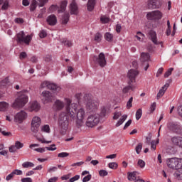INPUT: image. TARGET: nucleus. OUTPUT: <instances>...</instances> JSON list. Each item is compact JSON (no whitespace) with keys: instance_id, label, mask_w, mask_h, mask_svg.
<instances>
[{"instance_id":"nucleus-43","label":"nucleus","mask_w":182,"mask_h":182,"mask_svg":"<svg viewBox=\"0 0 182 182\" xmlns=\"http://www.w3.org/2000/svg\"><path fill=\"white\" fill-rule=\"evenodd\" d=\"M100 21L102 23H108V22L110 21V18H109L107 16H102L100 17Z\"/></svg>"},{"instance_id":"nucleus-33","label":"nucleus","mask_w":182,"mask_h":182,"mask_svg":"<svg viewBox=\"0 0 182 182\" xmlns=\"http://www.w3.org/2000/svg\"><path fill=\"white\" fill-rule=\"evenodd\" d=\"M105 39L107 42H112L113 41V34L111 33L107 32L104 36Z\"/></svg>"},{"instance_id":"nucleus-18","label":"nucleus","mask_w":182,"mask_h":182,"mask_svg":"<svg viewBox=\"0 0 182 182\" xmlns=\"http://www.w3.org/2000/svg\"><path fill=\"white\" fill-rule=\"evenodd\" d=\"M47 23L50 26H55L58 23V19L56 18V16L55 14H51L47 17L46 19Z\"/></svg>"},{"instance_id":"nucleus-53","label":"nucleus","mask_w":182,"mask_h":182,"mask_svg":"<svg viewBox=\"0 0 182 182\" xmlns=\"http://www.w3.org/2000/svg\"><path fill=\"white\" fill-rule=\"evenodd\" d=\"M132 102H133V97H131L130 99L127 102V109H130L133 106L132 104Z\"/></svg>"},{"instance_id":"nucleus-20","label":"nucleus","mask_w":182,"mask_h":182,"mask_svg":"<svg viewBox=\"0 0 182 182\" xmlns=\"http://www.w3.org/2000/svg\"><path fill=\"white\" fill-rule=\"evenodd\" d=\"M29 110L31 112H39L41 110V105L38 102L33 101L30 104Z\"/></svg>"},{"instance_id":"nucleus-50","label":"nucleus","mask_w":182,"mask_h":182,"mask_svg":"<svg viewBox=\"0 0 182 182\" xmlns=\"http://www.w3.org/2000/svg\"><path fill=\"white\" fill-rule=\"evenodd\" d=\"M39 36L40 38H41V39L43 38H46V36H48V33H46V31L41 30L39 33Z\"/></svg>"},{"instance_id":"nucleus-34","label":"nucleus","mask_w":182,"mask_h":182,"mask_svg":"<svg viewBox=\"0 0 182 182\" xmlns=\"http://www.w3.org/2000/svg\"><path fill=\"white\" fill-rule=\"evenodd\" d=\"M102 38H103L102 33H97L95 35L94 41L95 42H97V43H100V42H102Z\"/></svg>"},{"instance_id":"nucleus-12","label":"nucleus","mask_w":182,"mask_h":182,"mask_svg":"<svg viewBox=\"0 0 182 182\" xmlns=\"http://www.w3.org/2000/svg\"><path fill=\"white\" fill-rule=\"evenodd\" d=\"M140 60L142 63L144 70L147 71L149 67L150 66L148 63L149 60H150V54H149V53H142L141 54Z\"/></svg>"},{"instance_id":"nucleus-5","label":"nucleus","mask_w":182,"mask_h":182,"mask_svg":"<svg viewBox=\"0 0 182 182\" xmlns=\"http://www.w3.org/2000/svg\"><path fill=\"white\" fill-rule=\"evenodd\" d=\"M85 108L89 113H95L99 109V102L95 100H88L85 102Z\"/></svg>"},{"instance_id":"nucleus-9","label":"nucleus","mask_w":182,"mask_h":182,"mask_svg":"<svg viewBox=\"0 0 182 182\" xmlns=\"http://www.w3.org/2000/svg\"><path fill=\"white\" fill-rule=\"evenodd\" d=\"M42 123V119L38 116H35L31 120V130L33 133H38L39 131V127H41V124Z\"/></svg>"},{"instance_id":"nucleus-44","label":"nucleus","mask_w":182,"mask_h":182,"mask_svg":"<svg viewBox=\"0 0 182 182\" xmlns=\"http://www.w3.org/2000/svg\"><path fill=\"white\" fill-rule=\"evenodd\" d=\"M143 149V144L139 143L135 148L136 154H139L141 152V149Z\"/></svg>"},{"instance_id":"nucleus-8","label":"nucleus","mask_w":182,"mask_h":182,"mask_svg":"<svg viewBox=\"0 0 182 182\" xmlns=\"http://www.w3.org/2000/svg\"><path fill=\"white\" fill-rule=\"evenodd\" d=\"M92 60L96 63L97 65H99L100 68H105L106 65H107V61H106V55H105V53H100L98 56L97 55H93L92 56Z\"/></svg>"},{"instance_id":"nucleus-15","label":"nucleus","mask_w":182,"mask_h":182,"mask_svg":"<svg viewBox=\"0 0 182 182\" xmlns=\"http://www.w3.org/2000/svg\"><path fill=\"white\" fill-rule=\"evenodd\" d=\"M22 147H23V144L19 141H17L15 142L14 145H11L9 148V151L10 153H16L17 150L22 149Z\"/></svg>"},{"instance_id":"nucleus-2","label":"nucleus","mask_w":182,"mask_h":182,"mask_svg":"<svg viewBox=\"0 0 182 182\" xmlns=\"http://www.w3.org/2000/svg\"><path fill=\"white\" fill-rule=\"evenodd\" d=\"M29 98L26 92H20L12 104V107L14 109H22L26 103H28Z\"/></svg>"},{"instance_id":"nucleus-27","label":"nucleus","mask_w":182,"mask_h":182,"mask_svg":"<svg viewBox=\"0 0 182 182\" xmlns=\"http://www.w3.org/2000/svg\"><path fill=\"white\" fill-rule=\"evenodd\" d=\"M70 16H69V13L65 12L63 16L61 18V23L63 25H66L68 22H69V18Z\"/></svg>"},{"instance_id":"nucleus-13","label":"nucleus","mask_w":182,"mask_h":182,"mask_svg":"<svg viewBox=\"0 0 182 182\" xmlns=\"http://www.w3.org/2000/svg\"><path fill=\"white\" fill-rule=\"evenodd\" d=\"M167 128L170 132H173L174 133H180L182 130V127L179 123L169 122L167 124Z\"/></svg>"},{"instance_id":"nucleus-60","label":"nucleus","mask_w":182,"mask_h":182,"mask_svg":"<svg viewBox=\"0 0 182 182\" xmlns=\"http://www.w3.org/2000/svg\"><path fill=\"white\" fill-rule=\"evenodd\" d=\"M13 177H15V175L14 174V172H11L6 177V181H9V180H12Z\"/></svg>"},{"instance_id":"nucleus-21","label":"nucleus","mask_w":182,"mask_h":182,"mask_svg":"<svg viewBox=\"0 0 182 182\" xmlns=\"http://www.w3.org/2000/svg\"><path fill=\"white\" fill-rule=\"evenodd\" d=\"M170 86V85L168 84H165L159 91L157 96H156V99H160V97H163V96H164V93H166V90H167V89H168V87Z\"/></svg>"},{"instance_id":"nucleus-55","label":"nucleus","mask_w":182,"mask_h":182,"mask_svg":"<svg viewBox=\"0 0 182 182\" xmlns=\"http://www.w3.org/2000/svg\"><path fill=\"white\" fill-rule=\"evenodd\" d=\"M46 149L48 151H55V150H56V145L55 144H52L50 146L46 147Z\"/></svg>"},{"instance_id":"nucleus-24","label":"nucleus","mask_w":182,"mask_h":182,"mask_svg":"<svg viewBox=\"0 0 182 182\" xmlns=\"http://www.w3.org/2000/svg\"><path fill=\"white\" fill-rule=\"evenodd\" d=\"M137 87V85L136 84L133 85L132 82H129V85L124 87L122 90L123 93H129V91L130 90H134Z\"/></svg>"},{"instance_id":"nucleus-14","label":"nucleus","mask_w":182,"mask_h":182,"mask_svg":"<svg viewBox=\"0 0 182 182\" xmlns=\"http://www.w3.org/2000/svg\"><path fill=\"white\" fill-rule=\"evenodd\" d=\"M139 75V71L136 70H129L127 73V77L130 83H136V77Z\"/></svg>"},{"instance_id":"nucleus-28","label":"nucleus","mask_w":182,"mask_h":182,"mask_svg":"<svg viewBox=\"0 0 182 182\" xmlns=\"http://www.w3.org/2000/svg\"><path fill=\"white\" fill-rule=\"evenodd\" d=\"M127 119V114H124L121 117V118L118 120V122L116 124V127H119V126H122L124 122Z\"/></svg>"},{"instance_id":"nucleus-22","label":"nucleus","mask_w":182,"mask_h":182,"mask_svg":"<svg viewBox=\"0 0 182 182\" xmlns=\"http://www.w3.org/2000/svg\"><path fill=\"white\" fill-rule=\"evenodd\" d=\"M171 141L174 146H178L182 147V137L181 136H173L171 138Z\"/></svg>"},{"instance_id":"nucleus-17","label":"nucleus","mask_w":182,"mask_h":182,"mask_svg":"<svg viewBox=\"0 0 182 182\" xmlns=\"http://www.w3.org/2000/svg\"><path fill=\"white\" fill-rule=\"evenodd\" d=\"M41 96H43V100H44V103H48V102H52V99L53 96L49 91H43L41 93Z\"/></svg>"},{"instance_id":"nucleus-37","label":"nucleus","mask_w":182,"mask_h":182,"mask_svg":"<svg viewBox=\"0 0 182 182\" xmlns=\"http://www.w3.org/2000/svg\"><path fill=\"white\" fill-rule=\"evenodd\" d=\"M35 164L32 162L26 161L22 164V167L24 168H28L29 167H34Z\"/></svg>"},{"instance_id":"nucleus-57","label":"nucleus","mask_w":182,"mask_h":182,"mask_svg":"<svg viewBox=\"0 0 182 182\" xmlns=\"http://www.w3.org/2000/svg\"><path fill=\"white\" fill-rule=\"evenodd\" d=\"M34 151H37V153H45L46 151V147L34 149Z\"/></svg>"},{"instance_id":"nucleus-58","label":"nucleus","mask_w":182,"mask_h":182,"mask_svg":"<svg viewBox=\"0 0 182 182\" xmlns=\"http://www.w3.org/2000/svg\"><path fill=\"white\" fill-rule=\"evenodd\" d=\"M80 178V176L79 175H75L74 177L71 178L69 180V182H75V181H77V180H79Z\"/></svg>"},{"instance_id":"nucleus-39","label":"nucleus","mask_w":182,"mask_h":182,"mask_svg":"<svg viewBox=\"0 0 182 182\" xmlns=\"http://www.w3.org/2000/svg\"><path fill=\"white\" fill-rule=\"evenodd\" d=\"M108 167L112 170H116L119 167V164L116 162H110L108 164Z\"/></svg>"},{"instance_id":"nucleus-51","label":"nucleus","mask_w":182,"mask_h":182,"mask_svg":"<svg viewBox=\"0 0 182 182\" xmlns=\"http://www.w3.org/2000/svg\"><path fill=\"white\" fill-rule=\"evenodd\" d=\"M107 174H109V173L106 170L102 169L99 171V175L100 176V177H106Z\"/></svg>"},{"instance_id":"nucleus-46","label":"nucleus","mask_w":182,"mask_h":182,"mask_svg":"<svg viewBox=\"0 0 182 182\" xmlns=\"http://www.w3.org/2000/svg\"><path fill=\"white\" fill-rule=\"evenodd\" d=\"M38 6L40 8H42L43 6H45L48 2H49V0H38Z\"/></svg>"},{"instance_id":"nucleus-52","label":"nucleus","mask_w":182,"mask_h":182,"mask_svg":"<svg viewBox=\"0 0 182 182\" xmlns=\"http://www.w3.org/2000/svg\"><path fill=\"white\" fill-rule=\"evenodd\" d=\"M173 70H174V68H173L168 69V70L164 74V77H168V76H170V75H171V73Z\"/></svg>"},{"instance_id":"nucleus-49","label":"nucleus","mask_w":182,"mask_h":182,"mask_svg":"<svg viewBox=\"0 0 182 182\" xmlns=\"http://www.w3.org/2000/svg\"><path fill=\"white\" fill-rule=\"evenodd\" d=\"M69 153L68 152H61L58 154V157H60V159H64L65 157H68Z\"/></svg>"},{"instance_id":"nucleus-59","label":"nucleus","mask_w":182,"mask_h":182,"mask_svg":"<svg viewBox=\"0 0 182 182\" xmlns=\"http://www.w3.org/2000/svg\"><path fill=\"white\" fill-rule=\"evenodd\" d=\"M91 178H92V175L91 174H88L87 176L83 178L82 182L90 181Z\"/></svg>"},{"instance_id":"nucleus-45","label":"nucleus","mask_w":182,"mask_h":182,"mask_svg":"<svg viewBox=\"0 0 182 182\" xmlns=\"http://www.w3.org/2000/svg\"><path fill=\"white\" fill-rule=\"evenodd\" d=\"M144 34H143L141 32L138 31L136 33V36H135V38H136L137 41H139V42L141 41V38H144Z\"/></svg>"},{"instance_id":"nucleus-56","label":"nucleus","mask_w":182,"mask_h":182,"mask_svg":"<svg viewBox=\"0 0 182 182\" xmlns=\"http://www.w3.org/2000/svg\"><path fill=\"white\" fill-rule=\"evenodd\" d=\"M13 174H14V176H22L23 172L19 169H15L13 171Z\"/></svg>"},{"instance_id":"nucleus-42","label":"nucleus","mask_w":182,"mask_h":182,"mask_svg":"<svg viewBox=\"0 0 182 182\" xmlns=\"http://www.w3.org/2000/svg\"><path fill=\"white\" fill-rule=\"evenodd\" d=\"M137 166L140 167V168H144V167H146V162L143 159H139Z\"/></svg>"},{"instance_id":"nucleus-47","label":"nucleus","mask_w":182,"mask_h":182,"mask_svg":"<svg viewBox=\"0 0 182 182\" xmlns=\"http://www.w3.org/2000/svg\"><path fill=\"white\" fill-rule=\"evenodd\" d=\"M9 8V1H5L4 4L1 6L2 11H6Z\"/></svg>"},{"instance_id":"nucleus-54","label":"nucleus","mask_w":182,"mask_h":182,"mask_svg":"<svg viewBox=\"0 0 182 182\" xmlns=\"http://www.w3.org/2000/svg\"><path fill=\"white\" fill-rule=\"evenodd\" d=\"M49 81H44L41 83V89H45V87H47L48 89L49 87Z\"/></svg>"},{"instance_id":"nucleus-62","label":"nucleus","mask_w":182,"mask_h":182,"mask_svg":"<svg viewBox=\"0 0 182 182\" xmlns=\"http://www.w3.org/2000/svg\"><path fill=\"white\" fill-rule=\"evenodd\" d=\"M156 102H153L151 105L150 108H149L151 113H153V112H154V110H156Z\"/></svg>"},{"instance_id":"nucleus-11","label":"nucleus","mask_w":182,"mask_h":182,"mask_svg":"<svg viewBox=\"0 0 182 182\" xmlns=\"http://www.w3.org/2000/svg\"><path fill=\"white\" fill-rule=\"evenodd\" d=\"M146 18L149 21H160L163 18V14L160 11H154L148 13Z\"/></svg>"},{"instance_id":"nucleus-36","label":"nucleus","mask_w":182,"mask_h":182,"mask_svg":"<svg viewBox=\"0 0 182 182\" xmlns=\"http://www.w3.org/2000/svg\"><path fill=\"white\" fill-rule=\"evenodd\" d=\"M61 43L65 46H68V48H70L71 46H73V43H72L71 41L66 40V39L62 40Z\"/></svg>"},{"instance_id":"nucleus-32","label":"nucleus","mask_w":182,"mask_h":182,"mask_svg":"<svg viewBox=\"0 0 182 182\" xmlns=\"http://www.w3.org/2000/svg\"><path fill=\"white\" fill-rule=\"evenodd\" d=\"M174 176L177 180H182V168L175 171Z\"/></svg>"},{"instance_id":"nucleus-16","label":"nucleus","mask_w":182,"mask_h":182,"mask_svg":"<svg viewBox=\"0 0 182 182\" xmlns=\"http://www.w3.org/2000/svg\"><path fill=\"white\" fill-rule=\"evenodd\" d=\"M70 12L71 15H77L79 14V8L75 0H73L70 4Z\"/></svg>"},{"instance_id":"nucleus-19","label":"nucleus","mask_w":182,"mask_h":182,"mask_svg":"<svg viewBox=\"0 0 182 182\" xmlns=\"http://www.w3.org/2000/svg\"><path fill=\"white\" fill-rule=\"evenodd\" d=\"M149 36L151 37V40L154 43V45H159L160 43L161 46H163V42H159L157 41V34L156 33V31L151 30L149 31Z\"/></svg>"},{"instance_id":"nucleus-41","label":"nucleus","mask_w":182,"mask_h":182,"mask_svg":"<svg viewBox=\"0 0 182 182\" xmlns=\"http://www.w3.org/2000/svg\"><path fill=\"white\" fill-rule=\"evenodd\" d=\"M36 6H38V2L36 0H33L31 4L30 5V11H35V9H36Z\"/></svg>"},{"instance_id":"nucleus-25","label":"nucleus","mask_w":182,"mask_h":182,"mask_svg":"<svg viewBox=\"0 0 182 182\" xmlns=\"http://www.w3.org/2000/svg\"><path fill=\"white\" fill-rule=\"evenodd\" d=\"M68 6V1L64 0L61 1L60 8L58 7V14H62L66 11V7Z\"/></svg>"},{"instance_id":"nucleus-30","label":"nucleus","mask_w":182,"mask_h":182,"mask_svg":"<svg viewBox=\"0 0 182 182\" xmlns=\"http://www.w3.org/2000/svg\"><path fill=\"white\" fill-rule=\"evenodd\" d=\"M95 5H96V0H89L87 3L88 11H92V9H95Z\"/></svg>"},{"instance_id":"nucleus-4","label":"nucleus","mask_w":182,"mask_h":182,"mask_svg":"<svg viewBox=\"0 0 182 182\" xmlns=\"http://www.w3.org/2000/svg\"><path fill=\"white\" fill-rule=\"evenodd\" d=\"M58 126L60 127L63 134H65L66 130L69 129V119L68 118V115L65 114V113L60 115Z\"/></svg>"},{"instance_id":"nucleus-26","label":"nucleus","mask_w":182,"mask_h":182,"mask_svg":"<svg viewBox=\"0 0 182 182\" xmlns=\"http://www.w3.org/2000/svg\"><path fill=\"white\" fill-rule=\"evenodd\" d=\"M48 89L50 90H53L54 92H59L60 90V87L58 86L56 84L53 82H49Z\"/></svg>"},{"instance_id":"nucleus-23","label":"nucleus","mask_w":182,"mask_h":182,"mask_svg":"<svg viewBox=\"0 0 182 182\" xmlns=\"http://www.w3.org/2000/svg\"><path fill=\"white\" fill-rule=\"evenodd\" d=\"M53 107L55 110H62L65 107V103L60 100H57L53 105Z\"/></svg>"},{"instance_id":"nucleus-48","label":"nucleus","mask_w":182,"mask_h":182,"mask_svg":"<svg viewBox=\"0 0 182 182\" xmlns=\"http://www.w3.org/2000/svg\"><path fill=\"white\" fill-rule=\"evenodd\" d=\"M121 116H122V112H115L114 113L113 119L117 120V119H119V117H121Z\"/></svg>"},{"instance_id":"nucleus-31","label":"nucleus","mask_w":182,"mask_h":182,"mask_svg":"<svg viewBox=\"0 0 182 182\" xmlns=\"http://www.w3.org/2000/svg\"><path fill=\"white\" fill-rule=\"evenodd\" d=\"M8 107H9V104H8L6 102H0V112H5Z\"/></svg>"},{"instance_id":"nucleus-64","label":"nucleus","mask_w":182,"mask_h":182,"mask_svg":"<svg viewBox=\"0 0 182 182\" xmlns=\"http://www.w3.org/2000/svg\"><path fill=\"white\" fill-rule=\"evenodd\" d=\"M178 113L181 117H182V105L178 107Z\"/></svg>"},{"instance_id":"nucleus-7","label":"nucleus","mask_w":182,"mask_h":182,"mask_svg":"<svg viewBox=\"0 0 182 182\" xmlns=\"http://www.w3.org/2000/svg\"><path fill=\"white\" fill-rule=\"evenodd\" d=\"M167 166L173 170H178L182 168V159L178 158H172L167 161Z\"/></svg>"},{"instance_id":"nucleus-38","label":"nucleus","mask_w":182,"mask_h":182,"mask_svg":"<svg viewBox=\"0 0 182 182\" xmlns=\"http://www.w3.org/2000/svg\"><path fill=\"white\" fill-rule=\"evenodd\" d=\"M41 132H43L44 133H50V127L48 124L43 125L41 127Z\"/></svg>"},{"instance_id":"nucleus-35","label":"nucleus","mask_w":182,"mask_h":182,"mask_svg":"<svg viewBox=\"0 0 182 182\" xmlns=\"http://www.w3.org/2000/svg\"><path fill=\"white\" fill-rule=\"evenodd\" d=\"M49 12L53 13L56 12V11H59V6L56 4H52L49 8H48Z\"/></svg>"},{"instance_id":"nucleus-1","label":"nucleus","mask_w":182,"mask_h":182,"mask_svg":"<svg viewBox=\"0 0 182 182\" xmlns=\"http://www.w3.org/2000/svg\"><path fill=\"white\" fill-rule=\"evenodd\" d=\"M64 102L68 116L70 117L71 120H75L76 119L75 124L77 127H82L85 123V119L87 117L85 109L80 108L76 111L77 105L72 103V100L69 98H65Z\"/></svg>"},{"instance_id":"nucleus-29","label":"nucleus","mask_w":182,"mask_h":182,"mask_svg":"<svg viewBox=\"0 0 182 182\" xmlns=\"http://www.w3.org/2000/svg\"><path fill=\"white\" fill-rule=\"evenodd\" d=\"M136 176H137L136 171L131 172L128 175V180L129 181H136V180H137Z\"/></svg>"},{"instance_id":"nucleus-61","label":"nucleus","mask_w":182,"mask_h":182,"mask_svg":"<svg viewBox=\"0 0 182 182\" xmlns=\"http://www.w3.org/2000/svg\"><path fill=\"white\" fill-rule=\"evenodd\" d=\"M6 85H8V79L6 78L0 82V87L6 86Z\"/></svg>"},{"instance_id":"nucleus-10","label":"nucleus","mask_w":182,"mask_h":182,"mask_svg":"<svg viewBox=\"0 0 182 182\" xmlns=\"http://www.w3.org/2000/svg\"><path fill=\"white\" fill-rule=\"evenodd\" d=\"M26 119H28V113L23 110L19 111L14 115V122L18 124L23 123Z\"/></svg>"},{"instance_id":"nucleus-3","label":"nucleus","mask_w":182,"mask_h":182,"mask_svg":"<svg viewBox=\"0 0 182 182\" xmlns=\"http://www.w3.org/2000/svg\"><path fill=\"white\" fill-rule=\"evenodd\" d=\"M99 122H100V115L97 113L90 114L85 122L87 127H95V126H97L99 124Z\"/></svg>"},{"instance_id":"nucleus-6","label":"nucleus","mask_w":182,"mask_h":182,"mask_svg":"<svg viewBox=\"0 0 182 182\" xmlns=\"http://www.w3.org/2000/svg\"><path fill=\"white\" fill-rule=\"evenodd\" d=\"M16 41L18 43H25V45H29V43H31V41H32V36H26L23 31H20L16 35Z\"/></svg>"},{"instance_id":"nucleus-40","label":"nucleus","mask_w":182,"mask_h":182,"mask_svg":"<svg viewBox=\"0 0 182 182\" xmlns=\"http://www.w3.org/2000/svg\"><path fill=\"white\" fill-rule=\"evenodd\" d=\"M142 114H143V110H141V108H139V109L136 112V120H140V119H141Z\"/></svg>"},{"instance_id":"nucleus-63","label":"nucleus","mask_w":182,"mask_h":182,"mask_svg":"<svg viewBox=\"0 0 182 182\" xmlns=\"http://www.w3.org/2000/svg\"><path fill=\"white\" fill-rule=\"evenodd\" d=\"M21 182H32L31 178H23L21 179Z\"/></svg>"}]
</instances>
